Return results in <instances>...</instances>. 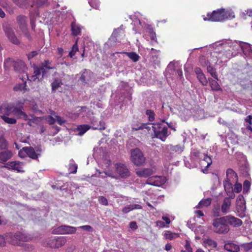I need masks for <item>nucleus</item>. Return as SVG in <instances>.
<instances>
[{
    "mask_svg": "<svg viewBox=\"0 0 252 252\" xmlns=\"http://www.w3.org/2000/svg\"><path fill=\"white\" fill-rule=\"evenodd\" d=\"M6 234L4 235H0V246L4 247L6 244V237L5 236Z\"/></svg>",
    "mask_w": 252,
    "mask_h": 252,
    "instance_id": "nucleus-58",
    "label": "nucleus"
},
{
    "mask_svg": "<svg viewBox=\"0 0 252 252\" xmlns=\"http://www.w3.org/2000/svg\"><path fill=\"white\" fill-rule=\"evenodd\" d=\"M91 126L93 129H98L100 130H104L106 128V124L103 121H97L93 117L91 119Z\"/></svg>",
    "mask_w": 252,
    "mask_h": 252,
    "instance_id": "nucleus-20",
    "label": "nucleus"
},
{
    "mask_svg": "<svg viewBox=\"0 0 252 252\" xmlns=\"http://www.w3.org/2000/svg\"><path fill=\"white\" fill-rule=\"evenodd\" d=\"M197 78L198 79L200 83L203 86H206L208 84V80H207L206 77L204 73H202L197 76Z\"/></svg>",
    "mask_w": 252,
    "mask_h": 252,
    "instance_id": "nucleus-44",
    "label": "nucleus"
},
{
    "mask_svg": "<svg viewBox=\"0 0 252 252\" xmlns=\"http://www.w3.org/2000/svg\"><path fill=\"white\" fill-rule=\"evenodd\" d=\"M213 231L219 234H226L230 230L229 226L226 223L223 216L213 220Z\"/></svg>",
    "mask_w": 252,
    "mask_h": 252,
    "instance_id": "nucleus-3",
    "label": "nucleus"
},
{
    "mask_svg": "<svg viewBox=\"0 0 252 252\" xmlns=\"http://www.w3.org/2000/svg\"><path fill=\"white\" fill-rule=\"evenodd\" d=\"M0 5L5 9L7 11H10L11 7L7 2L6 0H0Z\"/></svg>",
    "mask_w": 252,
    "mask_h": 252,
    "instance_id": "nucleus-49",
    "label": "nucleus"
},
{
    "mask_svg": "<svg viewBox=\"0 0 252 252\" xmlns=\"http://www.w3.org/2000/svg\"><path fill=\"white\" fill-rule=\"evenodd\" d=\"M93 76V73L92 71L85 69L81 74L79 80L83 84H86L91 80Z\"/></svg>",
    "mask_w": 252,
    "mask_h": 252,
    "instance_id": "nucleus-21",
    "label": "nucleus"
},
{
    "mask_svg": "<svg viewBox=\"0 0 252 252\" xmlns=\"http://www.w3.org/2000/svg\"><path fill=\"white\" fill-rule=\"evenodd\" d=\"M146 183L149 185L159 187L164 184L165 180L163 177L155 176L148 178Z\"/></svg>",
    "mask_w": 252,
    "mask_h": 252,
    "instance_id": "nucleus-14",
    "label": "nucleus"
},
{
    "mask_svg": "<svg viewBox=\"0 0 252 252\" xmlns=\"http://www.w3.org/2000/svg\"><path fill=\"white\" fill-rule=\"evenodd\" d=\"M236 209L238 217L243 218L246 216V201L243 195L239 194L238 196L236 202Z\"/></svg>",
    "mask_w": 252,
    "mask_h": 252,
    "instance_id": "nucleus-9",
    "label": "nucleus"
},
{
    "mask_svg": "<svg viewBox=\"0 0 252 252\" xmlns=\"http://www.w3.org/2000/svg\"><path fill=\"white\" fill-rule=\"evenodd\" d=\"M206 66L208 72L210 74L212 77L218 80V74L217 73L216 68L211 65L209 62H207L206 63Z\"/></svg>",
    "mask_w": 252,
    "mask_h": 252,
    "instance_id": "nucleus-32",
    "label": "nucleus"
},
{
    "mask_svg": "<svg viewBox=\"0 0 252 252\" xmlns=\"http://www.w3.org/2000/svg\"><path fill=\"white\" fill-rule=\"evenodd\" d=\"M238 177L237 173L231 168H228L226 171V178L223 182L224 188H226L229 193L232 195V192L230 191L231 189V184L238 181Z\"/></svg>",
    "mask_w": 252,
    "mask_h": 252,
    "instance_id": "nucleus-5",
    "label": "nucleus"
},
{
    "mask_svg": "<svg viewBox=\"0 0 252 252\" xmlns=\"http://www.w3.org/2000/svg\"><path fill=\"white\" fill-rule=\"evenodd\" d=\"M67 242V239L64 236H57L51 237L47 241L48 246L52 249H59L63 246Z\"/></svg>",
    "mask_w": 252,
    "mask_h": 252,
    "instance_id": "nucleus-8",
    "label": "nucleus"
},
{
    "mask_svg": "<svg viewBox=\"0 0 252 252\" xmlns=\"http://www.w3.org/2000/svg\"><path fill=\"white\" fill-rule=\"evenodd\" d=\"M23 110L24 108L23 104L19 107H16L14 106L12 114L17 116L18 118L27 120L28 119V116L24 112Z\"/></svg>",
    "mask_w": 252,
    "mask_h": 252,
    "instance_id": "nucleus-19",
    "label": "nucleus"
},
{
    "mask_svg": "<svg viewBox=\"0 0 252 252\" xmlns=\"http://www.w3.org/2000/svg\"><path fill=\"white\" fill-rule=\"evenodd\" d=\"M23 150L26 153V155L33 159H37L41 156L40 153H36L35 149L32 147H24Z\"/></svg>",
    "mask_w": 252,
    "mask_h": 252,
    "instance_id": "nucleus-18",
    "label": "nucleus"
},
{
    "mask_svg": "<svg viewBox=\"0 0 252 252\" xmlns=\"http://www.w3.org/2000/svg\"><path fill=\"white\" fill-rule=\"evenodd\" d=\"M185 248L187 252H192V249L190 246V244L188 241H187L185 245Z\"/></svg>",
    "mask_w": 252,
    "mask_h": 252,
    "instance_id": "nucleus-64",
    "label": "nucleus"
},
{
    "mask_svg": "<svg viewBox=\"0 0 252 252\" xmlns=\"http://www.w3.org/2000/svg\"><path fill=\"white\" fill-rule=\"evenodd\" d=\"M154 131V137L160 139L162 141H165L170 134L168 132V128L166 126H163V124L160 122L154 123H151Z\"/></svg>",
    "mask_w": 252,
    "mask_h": 252,
    "instance_id": "nucleus-4",
    "label": "nucleus"
},
{
    "mask_svg": "<svg viewBox=\"0 0 252 252\" xmlns=\"http://www.w3.org/2000/svg\"><path fill=\"white\" fill-rule=\"evenodd\" d=\"M13 67L14 69L17 72L19 73H24L27 70L25 63L21 60H18L13 62Z\"/></svg>",
    "mask_w": 252,
    "mask_h": 252,
    "instance_id": "nucleus-17",
    "label": "nucleus"
},
{
    "mask_svg": "<svg viewBox=\"0 0 252 252\" xmlns=\"http://www.w3.org/2000/svg\"><path fill=\"white\" fill-rule=\"evenodd\" d=\"M13 103H4L0 106V113L4 114V115L9 116L13 113L14 107Z\"/></svg>",
    "mask_w": 252,
    "mask_h": 252,
    "instance_id": "nucleus-16",
    "label": "nucleus"
},
{
    "mask_svg": "<svg viewBox=\"0 0 252 252\" xmlns=\"http://www.w3.org/2000/svg\"><path fill=\"white\" fill-rule=\"evenodd\" d=\"M77 165L74 163V160L72 159H71L68 167L70 173H76L77 172Z\"/></svg>",
    "mask_w": 252,
    "mask_h": 252,
    "instance_id": "nucleus-41",
    "label": "nucleus"
},
{
    "mask_svg": "<svg viewBox=\"0 0 252 252\" xmlns=\"http://www.w3.org/2000/svg\"><path fill=\"white\" fill-rule=\"evenodd\" d=\"M241 247L246 252H248L252 249V241L250 243L243 244L241 245Z\"/></svg>",
    "mask_w": 252,
    "mask_h": 252,
    "instance_id": "nucleus-50",
    "label": "nucleus"
},
{
    "mask_svg": "<svg viewBox=\"0 0 252 252\" xmlns=\"http://www.w3.org/2000/svg\"><path fill=\"white\" fill-rule=\"evenodd\" d=\"M168 68H171L172 69L175 71L176 74H177L180 77H183V72L181 69H176L175 64L172 62H170L168 65Z\"/></svg>",
    "mask_w": 252,
    "mask_h": 252,
    "instance_id": "nucleus-42",
    "label": "nucleus"
},
{
    "mask_svg": "<svg viewBox=\"0 0 252 252\" xmlns=\"http://www.w3.org/2000/svg\"><path fill=\"white\" fill-rule=\"evenodd\" d=\"M142 208V206L139 204H129L124 207L122 210V212L124 214H126L133 210L141 209Z\"/></svg>",
    "mask_w": 252,
    "mask_h": 252,
    "instance_id": "nucleus-26",
    "label": "nucleus"
},
{
    "mask_svg": "<svg viewBox=\"0 0 252 252\" xmlns=\"http://www.w3.org/2000/svg\"><path fill=\"white\" fill-rule=\"evenodd\" d=\"M130 160L134 165L141 166L145 163L146 158L141 150L135 148L130 150Z\"/></svg>",
    "mask_w": 252,
    "mask_h": 252,
    "instance_id": "nucleus-6",
    "label": "nucleus"
},
{
    "mask_svg": "<svg viewBox=\"0 0 252 252\" xmlns=\"http://www.w3.org/2000/svg\"><path fill=\"white\" fill-rule=\"evenodd\" d=\"M0 117L2 120L7 124H15L17 123V120L15 118H9L8 117V116L6 115H3L1 116Z\"/></svg>",
    "mask_w": 252,
    "mask_h": 252,
    "instance_id": "nucleus-39",
    "label": "nucleus"
},
{
    "mask_svg": "<svg viewBox=\"0 0 252 252\" xmlns=\"http://www.w3.org/2000/svg\"><path fill=\"white\" fill-rule=\"evenodd\" d=\"M22 32L24 34V36L29 40H31L32 39V37L27 29L25 28L21 30Z\"/></svg>",
    "mask_w": 252,
    "mask_h": 252,
    "instance_id": "nucleus-56",
    "label": "nucleus"
},
{
    "mask_svg": "<svg viewBox=\"0 0 252 252\" xmlns=\"http://www.w3.org/2000/svg\"><path fill=\"white\" fill-rule=\"evenodd\" d=\"M89 3L93 8L97 9L99 6V2L96 0H89Z\"/></svg>",
    "mask_w": 252,
    "mask_h": 252,
    "instance_id": "nucleus-54",
    "label": "nucleus"
},
{
    "mask_svg": "<svg viewBox=\"0 0 252 252\" xmlns=\"http://www.w3.org/2000/svg\"><path fill=\"white\" fill-rule=\"evenodd\" d=\"M251 183L249 181L246 180L243 183V191L244 194L247 193L250 189Z\"/></svg>",
    "mask_w": 252,
    "mask_h": 252,
    "instance_id": "nucleus-46",
    "label": "nucleus"
},
{
    "mask_svg": "<svg viewBox=\"0 0 252 252\" xmlns=\"http://www.w3.org/2000/svg\"><path fill=\"white\" fill-rule=\"evenodd\" d=\"M5 167L9 169L19 171L18 169L19 164L16 161H8L6 163V166H5Z\"/></svg>",
    "mask_w": 252,
    "mask_h": 252,
    "instance_id": "nucleus-40",
    "label": "nucleus"
},
{
    "mask_svg": "<svg viewBox=\"0 0 252 252\" xmlns=\"http://www.w3.org/2000/svg\"><path fill=\"white\" fill-rule=\"evenodd\" d=\"M16 21L21 30L27 28L26 16L22 15H18L16 17Z\"/></svg>",
    "mask_w": 252,
    "mask_h": 252,
    "instance_id": "nucleus-27",
    "label": "nucleus"
},
{
    "mask_svg": "<svg viewBox=\"0 0 252 252\" xmlns=\"http://www.w3.org/2000/svg\"><path fill=\"white\" fill-rule=\"evenodd\" d=\"M63 84L62 80L59 78H55L51 83L52 92L55 93L56 90Z\"/></svg>",
    "mask_w": 252,
    "mask_h": 252,
    "instance_id": "nucleus-29",
    "label": "nucleus"
},
{
    "mask_svg": "<svg viewBox=\"0 0 252 252\" xmlns=\"http://www.w3.org/2000/svg\"><path fill=\"white\" fill-rule=\"evenodd\" d=\"M78 228L89 232H92L93 231V228L89 225L80 226Z\"/></svg>",
    "mask_w": 252,
    "mask_h": 252,
    "instance_id": "nucleus-62",
    "label": "nucleus"
},
{
    "mask_svg": "<svg viewBox=\"0 0 252 252\" xmlns=\"http://www.w3.org/2000/svg\"><path fill=\"white\" fill-rule=\"evenodd\" d=\"M211 202L212 199L211 198L203 199L199 202L196 207L197 208H200L202 207H208L211 204Z\"/></svg>",
    "mask_w": 252,
    "mask_h": 252,
    "instance_id": "nucleus-34",
    "label": "nucleus"
},
{
    "mask_svg": "<svg viewBox=\"0 0 252 252\" xmlns=\"http://www.w3.org/2000/svg\"><path fill=\"white\" fill-rule=\"evenodd\" d=\"M185 165L189 168H193L196 167V162L194 160L191 161L190 162L188 160H184Z\"/></svg>",
    "mask_w": 252,
    "mask_h": 252,
    "instance_id": "nucleus-51",
    "label": "nucleus"
},
{
    "mask_svg": "<svg viewBox=\"0 0 252 252\" xmlns=\"http://www.w3.org/2000/svg\"><path fill=\"white\" fill-rule=\"evenodd\" d=\"M91 127V126L86 124L78 126L77 130L78 131V135L80 136L83 135L88 130H89Z\"/></svg>",
    "mask_w": 252,
    "mask_h": 252,
    "instance_id": "nucleus-31",
    "label": "nucleus"
},
{
    "mask_svg": "<svg viewBox=\"0 0 252 252\" xmlns=\"http://www.w3.org/2000/svg\"><path fill=\"white\" fill-rule=\"evenodd\" d=\"M234 17V12L231 9L220 8L214 10L212 13L208 12L207 17L204 18V20L212 22H222Z\"/></svg>",
    "mask_w": 252,
    "mask_h": 252,
    "instance_id": "nucleus-1",
    "label": "nucleus"
},
{
    "mask_svg": "<svg viewBox=\"0 0 252 252\" xmlns=\"http://www.w3.org/2000/svg\"><path fill=\"white\" fill-rule=\"evenodd\" d=\"M2 29L9 41L13 44L18 45L20 44V40L17 37L11 25L8 23L2 25Z\"/></svg>",
    "mask_w": 252,
    "mask_h": 252,
    "instance_id": "nucleus-7",
    "label": "nucleus"
},
{
    "mask_svg": "<svg viewBox=\"0 0 252 252\" xmlns=\"http://www.w3.org/2000/svg\"><path fill=\"white\" fill-rule=\"evenodd\" d=\"M176 234L175 233H172L169 231H166L164 233V236L166 239H168L169 240H173L175 236H176Z\"/></svg>",
    "mask_w": 252,
    "mask_h": 252,
    "instance_id": "nucleus-52",
    "label": "nucleus"
},
{
    "mask_svg": "<svg viewBox=\"0 0 252 252\" xmlns=\"http://www.w3.org/2000/svg\"><path fill=\"white\" fill-rule=\"evenodd\" d=\"M81 27L80 25L72 22L71 24V33L73 36H77L80 34Z\"/></svg>",
    "mask_w": 252,
    "mask_h": 252,
    "instance_id": "nucleus-28",
    "label": "nucleus"
},
{
    "mask_svg": "<svg viewBox=\"0 0 252 252\" xmlns=\"http://www.w3.org/2000/svg\"><path fill=\"white\" fill-rule=\"evenodd\" d=\"M154 171L151 168H143L136 171V174L139 177L148 178L153 174Z\"/></svg>",
    "mask_w": 252,
    "mask_h": 252,
    "instance_id": "nucleus-22",
    "label": "nucleus"
},
{
    "mask_svg": "<svg viewBox=\"0 0 252 252\" xmlns=\"http://www.w3.org/2000/svg\"><path fill=\"white\" fill-rule=\"evenodd\" d=\"M208 82L210 83V85L211 87V89L213 91H222V89L218 83L215 80H214L212 78H209L208 79Z\"/></svg>",
    "mask_w": 252,
    "mask_h": 252,
    "instance_id": "nucleus-30",
    "label": "nucleus"
},
{
    "mask_svg": "<svg viewBox=\"0 0 252 252\" xmlns=\"http://www.w3.org/2000/svg\"><path fill=\"white\" fill-rule=\"evenodd\" d=\"M12 156V152L8 149L0 152V162L4 163L10 159Z\"/></svg>",
    "mask_w": 252,
    "mask_h": 252,
    "instance_id": "nucleus-23",
    "label": "nucleus"
},
{
    "mask_svg": "<svg viewBox=\"0 0 252 252\" xmlns=\"http://www.w3.org/2000/svg\"><path fill=\"white\" fill-rule=\"evenodd\" d=\"M41 71L40 70L39 67H36L34 68V76L36 77V78L38 79V80L40 79V76L41 75Z\"/></svg>",
    "mask_w": 252,
    "mask_h": 252,
    "instance_id": "nucleus-60",
    "label": "nucleus"
},
{
    "mask_svg": "<svg viewBox=\"0 0 252 252\" xmlns=\"http://www.w3.org/2000/svg\"><path fill=\"white\" fill-rule=\"evenodd\" d=\"M125 54L133 62H137L140 59V56L134 52H125Z\"/></svg>",
    "mask_w": 252,
    "mask_h": 252,
    "instance_id": "nucleus-35",
    "label": "nucleus"
},
{
    "mask_svg": "<svg viewBox=\"0 0 252 252\" xmlns=\"http://www.w3.org/2000/svg\"><path fill=\"white\" fill-rule=\"evenodd\" d=\"M99 203L104 206H107L108 205V200L107 198L103 196H100L98 198Z\"/></svg>",
    "mask_w": 252,
    "mask_h": 252,
    "instance_id": "nucleus-53",
    "label": "nucleus"
},
{
    "mask_svg": "<svg viewBox=\"0 0 252 252\" xmlns=\"http://www.w3.org/2000/svg\"><path fill=\"white\" fill-rule=\"evenodd\" d=\"M145 113L147 116L148 120L149 122H153L155 121L156 114L153 110L151 109H147Z\"/></svg>",
    "mask_w": 252,
    "mask_h": 252,
    "instance_id": "nucleus-36",
    "label": "nucleus"
},
{
    "mask_svg": "<svg viewBox=\"0 0 252 252\" xmlns=\"http://www.w3.org/2000/svg\"><path fill=\"white\" fill-rule=\"evenodd\" d=\"M230 198H229V196H228L225 197L223 199L221 206V210L223 214H226L230 209L231 204Z\"/></svg>",
    "mask_w": 252,
    "mask_h": 252,
    "instance_id": "nucleus-25",
    "label": "nucleus"
},
{
    "mask_svg": "<svg viewBox=\"0 0 252 252\" xmlns=\"http://www.w3.org/2000/svg\"><path fill=\"white\" fill-rule=\"evenodd\" d=\"M200 154L199 151L196 149L192 150L190 153V161L194 160L196 162L197 161V158L199 157Z\"/></svg>",
    "mask_w": 252,
    "mask_h": 252,
    "instance_id": "nucleus-38",
    "label": "nucleus"
},
{
    "mask_svg": "<svg viewBox=\"0 0 252 252\" xmlns=\"http://www.w3.org/2000/svg\"><path fill=\"white\" fill-rule=\"evenodd\" d=\"M225 191L226 192L227 195L229 196V198H231V199H233L235 197V192L236 193H239L241 191L242 186L241 184L239 183L237 181L236 182H235L233 184H231V189H230V191L232 192V195L231 194L229 193L227 189H226V188H224Z\"/></svg>",
    "mask_w": 252,
    "mask_h": 252,
    "instance_id": "nucleus-15",
    "label": "nucleus"
},
{
    "mask_svg": "<svg viewBox=\"0 0 252 252\" xmlns=\"http://www.w3.org/2000/svg\"><path fill=\"white\" fill-rule=\"evenodd\" d=\"M239 47L241 50L245 53L252 51L250 44L248 43L241 42L240 43Z\"/></svg>",
    "mask_w": 252,
    "mask_h": 252,
    "instance_id": "nucleus-43",
    "label": "nucleus"
},
{
    "mask_svg": "<svg viewBox=\"0 0 252 252\" xmlns=\"http://www.w3.org/2000/svg\"><path fill=\"white\" fill-rule=\"evenodd\" d=\"M115 167L116 172L121 178L125 179L130 176V172L125 164L117 163Z\"/></svg>",
    "mask_w": 252,
    "mask_h": 252,
    "instance_id": "nucleus-12",
    "label": "nucleus"
},
{
    "mask_svg": "<svg viewBox=\"0 0 252 252\" xmlns=\"http://www.w3.org/2000/svg\"><path fill=\"white\" fill-rule=\"evenodd\" d=\"M223 217L226 223L233 227H239L243 224V221L231 215L223 216Z\"/></svg>",
    "mask_w": 252,
    "mask_h": 252,
    "instance_id": "nucleus-13",
    "label": "nucleus"
},
{
    "mask_svg": "<svg viewBox=\"0 0 252 252\" xmlns=\"http://www.w3.org/2000/svg\"><path fill=\"white\" fill-rule=\"evenodd\" d=\"M51 62L49 60H45L44 62L41 63V65L45 68L48 69H54L56 68L55 66H51Z\"/></svg>",
    "mask_w": 252,
    "mask_h": 252,
    "instance_id": "nucleus-48",
    "label": "nucleus"
},
{
    "mask_svg": "<svg viewBox=\"0 0 252 252\" xmlns=\"http://www.w3.org/2000/svg\"><path fill=\"white\" fill-rule=\"evenodd\" d=\"M204 243L213 248H216L218 245L217 242L211 239H205L204 241Z\"/></svg>",
    "mask_w": 252,
    "mask_h": 252,
    "instance_id": "nucleus-45",
    "label": "nucleus"
},
{
    "mask_svg": "<svg viewBox=\"0 0 252 252\" xmlns=\"http://www.w3.org/2000/svg\"><path fill=\"white\" fill-rule=\"evenodd\" d=\"M224 249L230 252H238L240 251L239 245L232 241H228L224 246Z\"/></svg>",
    "mask_w": 252,
    "mask_h": 252,
    "instance_id": "nucleus-24",
    "label": "nucleus"
},
{
    "mask_svg": "<svg viewBox=\"0 0 252 252\" xmlns=\"http://www.w3.org/2000/svg\"><path fill=\"white\" fill-rule=\"evenodd\" d=\"M78 51V47L77 42L72 46L71 51L69 53L70 58H73L76 53Z\"/></svg>",
    "mask_w": 252,
    "mask_h": 252,
    "instance_id": "nucleus-47",
    "label": "nucleus"
},
{
    "mask_svg": "<svg viewBox=\"0 0 252 252\" xmlns=\"http://www.w3.org/2000/svg\"><path fill=\"white\" fill-rule=\"evenodd\" d=\"M160 122L162 123H166L169 128L174 130V131L176 130L175 126L172 122L168 123V122H166V119H160Z\"/></svg>",
    "mask_w": 252,
    "mask_h": 252,
    "instance_id": "nucleus-57",
    "label": "nucleus"
},
{
    "mask_svg": "<svg viewBox=\"0 0 252 252\" xmlns=\"http://www.w3.org/2000/svg\"><path fill=\"white\" fill-rule=\"evenodd\" d=\"M77 229L76 227L62 225L54 228L52 233L55 234H73L76 233Z\"/></svg>",
    "mask_w": 252,
    "mask_h": 252,
    "instance_id": "nucleus-10",
    "label": "nucleus"
},
{
    "mask_svg": "<svg viewBox=\"0 0 252 252\" xmlns=\"http://www.w3.org/2000/svg\"><path fill=\"white\" fill-rule=\"evenodd\" d=\"M9 143L3 134L0 135V150H5L8 149Z\"/></svg>",
    "mask_w": 252,
    "mask_h": 252,
    "instance_id": "nucleus-33",
    "label": "nucleus"
},
{
    "mask_svg": "<svg viewBox=\"0 0 252 252\" xmlns=\"http://www.w3.org/2000/svg\"><path fill=\"white\" fill-rule=\"evenodd\" d=\"M45 120L50 125H53L55 123V119L51 115L46 117Z\"/></svg>",
    "mask_w": 252,
    "mask_h": 252,
    "instance_id": "nucleus-59",
    "label": "nucleus"
},
{
    "mask_svg": "<svg viewBox=\"0 0 252 252\" xmlns=\"http://www.w3.org/2000/svg\"><path fill=\"white\" fill-rule=\"evenodd\" d=\"M7 241L13 245L19 246L21 242H27L30 237L26 233L17 231L15 233L9 232L6 233Z\"/></svg>",
    "mask_w": 252,
    "mask_h": 252,
    "instance_id": "nucleus-2",
    "label": "nucleus"
},
{
    "mask_svg": "<svg viewBox=\"0 0 252 252\" xmlns=\"http://www.w3.org/2000/svg\"><path fill=\"white\" fill-rule=\"evenodd\" d=\"M26 84L25 83L24 85L20 84L17 86H15L14 87V90L17 91L19 90H27L26 89Z\"/></svg>",
    "mask_w": 252,
    "mask_h": 252,
    "instance_id": "nucleus-63",
    "label": "nucleus"
},
{
    "mask_svg": "<svg viewBox=\"0 0 252 252\" xmlns=\"http://www.w3.org/2000/svg\"><path fill=\"white\" fill-rule=\"evenodd\" d=\"M123 27V25H122L119 28H118L117 29H115L111 36V37L110 38V40H111L112 41L114 42H117L118 41L117 37L120 35V30L121 29V28Z\"/></svg>",
    "mask_w": 252,
    "mask_h": 252,
    "instance_id": "nucleus-37",
    "label": "nucleus"
},
{
    "mask_svg": "<svg viewBox=\"0 0 252 252\" xmlns=\"http://www.w3.org/2000/svg\"><path fill=\"white\" fill-rule=\"evenodd\" d=\"M184 150V147L180 145L173 146L172 145H166L163 150L164 155L168 158H172L174 153H181Z\"/></svg>",
    "mask_w": 252,
    "mask_h": 252,
    "instance_id": "nucleus-11",
    "label": "nucleus"
},
{
    "mask_svg": "<svg viewBox=\"0 0 252 252\" xmlns=\"http://www.w3.org/2000/svg\"><path fill=\"white\" fill-rule=\"evenodd\" d=\"M14 61L10 58H7L4 62V66L5 68H9L11 65L13 66Z\"/></svg>",
    "mask_w": 252,
    "mask_h": 252,
    "instance_id": "nucleus-55",
    "label": "nucleus"
},
{
    "mask_svg": "<svg viewBox=\"0 0 252 252\" xmlns=\"http://www.w3.org/2000/svg\"><path fill=\"white\" fill-rule=\"evenodd\" d=\"M203 160L205 161L207 163V165L206 166V168L209 167L212 163V160L211 157L207 156V155H205Z\"/></svg>",
    "mask_w": 252,
    "mask_h": 252,
    "instance_id": "nucleus-61",
    "label": "nucleus"
}]
</instances>
